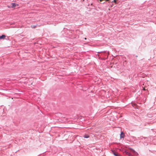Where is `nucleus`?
Here are the masks:
<instances>
[{
    "mask_svg": "<svg viewBox=\"0 0 156 156\" xmlns=\"http://www.w3.org/2000/svg\"><path fill=\"white\" fill-rule=\"evenodd\" d=\"M129 149L131 152H132V153H134V154L136 155H138V153L136 152L134 150L132 149V148H129Z\"/></svg>",
    "mask_w": 156,
    "mask_h": 156,
    "instance_id": "1",
    "label": "nucleus"
},
{
    "mask_svg": "<svg viewBox=\"0 0 156 156\" xmlns=\"http://www.w3.org/2000/svg\"><path fill=\"white\" fill-rule=\"evenodd\" d=\"M11 5H12V7H11V8H13L14 7H16L17 5V6H18V5L17 4H16V3H12L11 4Z\"/></svg>",
    "mask_w": 156,
    "mask_h": 156,
    "instance_id": "2",
    "label": "nucleus"
},
{
    "mask_svg": "<svg viewBox=\"0 0 156 156\" xmlns=\"http://www.w3.org/2000/svg\"><path fill=\"white\" fill-rule=\"evenodd\" d=\"M6 36L5 35H2L1 36H0V39H4Z\"/></svg>",
    "mask_w": 156,
    "mask_h": 156,
    "instance_id": "3",
    "label": "nucleus"
},
{
    "mask_svg": "<svg viewBox=\"0 0 156 156\" xmlns=\"http://www.w3.org/2000/svg\"><path fill=\"white\" fill-rule=\"evenodd\" d=\"M124 136V135L123 132H121L120 134V137L121 138H123Z\"/></svg>",
    "mask_w": 156,
    "mask_h": 156,
    "instance_id": "4",
    "label": "nucleus"
},
{
    "mask_svg": "<svg viewBox=\"0 0 156 156\" xmlns=\"http://www.w3.org/2000/svg\"><path fill=\"white\" fill-rule=\"evenodd\" d=\"M125 153H126V154H127V155H128L129 156L131 155V154L130 153L127 152L126 151H125Z\"/></svg>",
    "mask_w": 156,
    "mask_h": 156,
    "instance_id": "5",
    "label": "nucleus"
},
{
    "mask_svg": "<svg viewBox=\"0 0 156 156\" xmlns=\"http://www.w3.org/2000/svg\"><path fill=\"white\" fill-rule=\"evenodd\" d=\"M84 137L85 138H88L89 137V136L88 135L86 134L84 135Z\"/></svg>",
    "mask_w": 156,
    "mask_h": 156,
    "instance_id": "6",
    "label": "nucleus"
},
{
    "mask_svg": "<svg viewBox=\"0 0 156 156\" xmlns=\"http://www.w3.org/2000/svg\"><path fill=\"white\" fill-rule=\"evenodd\" d=\"M117 2V0H113V1H112L111 2H114L115 3H116Z\"/></svg>",
    "mask_w": 156,
    "mask_h": 156,
    "instance_id": "7",
    "label": "nucleus"
},
{
    "mask_svg": "<svg viewBox=\"0 0 156 156\" xmlns=\"http://www.w3.org/2000/svg\"><path fill=\"white\" fill-rule=\"evenodd\" d=\"M36 27V26L34 25H32L31 26V27L33 28H34Z\"/></svg>",
    "mask_w": 156,
    "mask_h": 156,
    "instance_id": "8",
    "label": "nucleus"
},
{
    "mask_svg": "<svg viewBox=\"0 0 156 156\" xmlns=\"http://www.w3.org/2000/svg\"><path fill=\"white\" fill-rule=\"evenodd\" d=\"M114 154L115 156H119L117 154Z\"/></svg>",
    "mask_w": 156,
    "mask_h": 156,
    "instance_id": "9",
    "label": "nucleus"
},
{
    "mask_svg": "<svg viewBox=\"0 0 156 156\" xmlns=\"http://www.w3.org/2000/svg\"><path fill=\"white\" fill-rule=\"evenodd\" d=\"M100 1V2H101L103 0H99ZM106 1H109V0H106Z\"/></svg>",
    "mask_w": 156,
    "mask_h": 156,
    "instance_id": "10",
    "label": "nucleus"
},
{
    "mask_svg": "<svg viewBox=\"0 0 156 156\" xmlns=\"http://www.w3.org/2000/svg\"><path fill=\"white\" fill-rule=\"evenodd\" d=\"M107 54H108V55H109V52L108 51L107 52ZM108 56H107V57Z\"/></svg>",
    "mask_w": 156,
    "mask_h": 156,
    "instance_id": "11",
    "label": "nucleus"
},
{
    "mask_svg": "<svg viewBox=\"0 0 156 156\" xmlns=\"http://www.w3.org/2000/svg\"><path fill=\"white\" fill-rule=\"evenodd\" d=\"M143 90H145V88H143Z\"/></svg>",
    "mask_w": 156,
    "mask_h": 156,
    "instance_id": "12",
    "label": "nucleus"
},
{
    "mask_svg": "<svg viewBox=\"0 0 156 156\" xmlns=\"http://www.w3.org/2000/svg\"><path fill=\"white\" fill-rule=\"evenodd\" d=\"M134 105H136L135 104H134Z\"/></svg>",
    "mask_w": 156,
    "mask_h": 156,
    "instance_id": "13",
    "label": "nucleus"
},
{
    "mask_svg": "<svg viewBox=\"0 0 156 156\" xmlns=\"http://www.w3.org/2000/svg\"><path fill=\"white\" fill-rule=\"evenodd\" d=\"M85 39H86V38H85Z\"/></svg>",
    "mask_w": 156,
    "mask_h": 156,
    "instance_id": "14",
    "label": "nucleus"
}]
</instances>
